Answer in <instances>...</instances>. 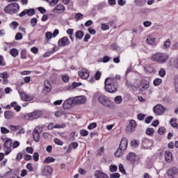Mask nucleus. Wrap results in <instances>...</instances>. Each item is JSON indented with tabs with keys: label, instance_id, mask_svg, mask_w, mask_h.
Segmentation results:
<instances>
[{
	"label": "nucleus",
	"instance_id": "nucleus-2",
	"mask_svg": "<svg viewBox=\"0 0 178 178\" xmlns=\"http://www.w3.org/2000/svg\"><path fill=\"white\" fill-rule=\"evenodd\" d=\"M169 60V56L165 53H156L151 57L152 62H157V63H166Z\"/></svg>",
	"mask_w": 178,
	"mask_h": 178
},
{
	"label": "nucleus",
	"instance_id": "nucleus-51",
	"mask_svg": "<svg viewBox=\"0 0 178 178\" xmlns=\"http://www.w3.org/2000/svg\"><path fill=\"white\" fill-rule=\"evenodd\" d=\"M83 17V14L80 13L75 14V19H76L77 20H81Z\"/></svg>",
	"mask_w": 178,
	"mask_h": 178
},
{
	"label": "nucleus",
	"instance_id": "nucleus-11",
	"mask_svg": "<svg viewBox=\"0 0 178 178\" xmlns=\"http://www.w3.org/2000/svg\"><path fill=\"white\" fill-rule=\"evenodd\" d=\"M44 86V89H43V92L44 94H48V92H51V90H52V86H51L49 81L45 80Z\"/></svg>",
	"mask_w": 178,
	"mask_h": 178
},
{
	"label": "nucleus",
	"instance_id": "nucleus-42",
	"mask_svg": "<svg viewBox=\"0 0 178 178\" xmlns=\"http://www.w3.org/2000/svg\"><path fill=\"white\" fill-rule=\"evenodd\" d=\"M166 132V129H165L164 127H161L159 128L157 133H159V134H165V133Z\"/></svg>",
	"mask_w": 178,
	"mask_h": 178
},
{
	"label": "nucleus",
	"instance_id": "nucleus-45",
	"mask_svg": "<svg viewBox=\"0 0 178 178\" xmlns=\"http://www.w3.org/2000/svg\"><path fill=\"white\" fill-rule=\"evenodd\" d=\"M95 127H97V123L95 122H92L88 126V130H92V129H95Z\"/></svg>",
	"mask_w": 178,
	"mask_h": 178
},
{
	"label": "nucleus",
	"instance_id": "nucleus-64",
	"mask_svg": "<svg viewBox=\"0 0 178 178\" xmlns=\"http://www.w3.org/2000/svg\"><path fill=\"white\" fill-rule=\"evenodd\" d=\"M175 91L178 92V78L175 79Z\"/></svg>",
	"mask_w": 178,
	"mask_h": 178
},
{
	"label": "nucleus",
	"instance_id": "nucleus-4",
	"mask_svg": "<svg viewBox=\"0 0 178 178\" xmlns=\"http://www.w3.org/2000/svg\"><path fill=\"white\" fill-rule=\"evenodd\" d=\"M98 101L102 105H104V106H106L107 108H110L111 105H112V101H111L108 97L103 95L99 96Z\"/></svg>",
	"mask_w": 178,
	"mask_h": 178
},
{
	"label": "nucleus",
	"instance_id": "nucleus-35",
	"mask_svg": "<svg viewBox=\"0 0 178 178\" xmlns=\"http://www.w3.org/2000/svg\"><path fill=\"white\" fill-rule=\"evenodd\" d=\"M161 84H162V79L159 78H156V79H154V86H161Z\"/></svg>",
	"mask_w": 178,
	"mask_h": 178
},
{
	"label": "nucleus",
	"instance_id": "nucleus-22",
	"mask_svg": "<svg viewBox=\"0 0 178 178\" xmlns=\"http://www.w3.org/2000/svg\"><path fill=\"white\" fill-rule=\"evenodd\" d=\"M156 41V38L152 37V36H149L146 42L149 44V45H154Z\"/></svg>",
	"mask_w": 178,
	"mask_h": 178
},
{
	"label": "nucleus",
	"instance_id": "nucleus-25",
	"mask_svg": "<svg viewBox=\"0 0 178 178\" xmlns=\"http://www.w3.org/2000/svg\"><path fill=\"white\" fill-rule=\"evenodd\" d=\"M10 54L11 56H13V58H16V56L19 55V51H17L16 48H13L10 50Z\"/></svg>",
	"mask_w": 178,
	"mask_h": 178
},
{
	"label": "nucleus",
	"instance_id": "nucleus-29",
	"mask_svg": "<svg viewBox=\"0 0 178 178\" xmlns=\"http://www.w3.org/2000/svg\"><path fill=\"white\" fill-rule=\"evenodd\" d=\"M76 38H78L79 40H81L84 37V32L82 31H78L75 34Z\"/></svg>",
	"mask_w": 178,
	"mask_h": 178
},
{
	"label": "nucleus",
	"instance_id": "nucleus-12",
	"mask_svg": "<svg viewBox=\"0 0 178 178\" xmlns=\"http://www.w3.org/2000/svg\"><path fill=\"white\" fill-rule=\"evenodd\" d=\"M65 10V6L60 3L56 6V8L53 10V12L54 13H63Z\"/></svg>",
	"mask_w": 178,
	"mask_h": 178
},
{
	"label": "nucleus",
	"instance_id": "nucleus-37",
	"mask_svg": "<svg viewBox=\"0 0 178 178\" xmlns=\"http://www.w3.org/2000/svg\"><path fill=\"white\" fill-rule=\"evenodd\" d=\"M176 121H177V120L175 118L171 119L170 121V124L172 127H177V122Z\"/></svg>",
	"mask_w": 178,
	"mask_h": 178
},
{
	"label": "nucleus",
	"instance_id": "nucleus-34",
	"mask_svg": "<svg viewBox=\"0 0 178 178\" xmlns=\"http://www.w3.org/2000/svg\"><path fill=\"white\" fill-rule=\"evenodd\" d=\"M159 74L160 77H165V76L166 75V71L164 68H161L159 71Z\"/></svg>",
	"mask_w": 178,
	"mask_h": 178
},
{
	"label": "nucleus",
	"instance_id": "nucleus-21",
	"mask_svg": "<svg viewBox=\"0 0 178 178\" xmlns=\"http://www.w3.org/2000/svg\"><path fill=\"white\" fill-rule=\"evenodd\" d=\"M165 158L166 161L168 163H170V162H172V153L169 151H165Z\"/></svg>",
	"mask_w": 178,
	"mask_h": 178
},
{
	"label": "nucleus",
	"instance_id": "nucleus-27",
	"mask_svg": "<svg viewBox=\"0 0 178 178\" xmlns=\"http://www.w3.org/2000/svg\"><path fill=\"white\" fill-rule=\"evenodd\" d=\"M148 0H135V3L137 6H144Z\"/></svg>",
	"mask_w": 178,
	"mask_h": 178
},
{
	"label": "nucleus",
	"instance_id": "nucleus-60",
	"mask_svg": "<svg viewBox=\"0 0 178 178\" xmlns=\"http://www.w3.org/2000/svg\"><path fill=\"white\" fill-rule=\"evenodd\" d=\"M95 79L96 80H99L101 79V72L97 71L95 74Z\"/></svg>",
	"mask_w": 178,
	"mask_h": 178
},
{
	"label": "nucleus",
	"instance_id": "nucleus-59",
	"mask_svg": "<svg viewBox=\"0 0 178 178\" xmlns=\"http://www.w3.org/2000/svg\"><path fill=\"white\" fill-rule=\"evenodd\" d=\"M120 177V175L118 172L113 173L110 175V178H119Z\"/></svg>",
	"mask_w": 178,
	"mask_h": 178
},
{
	"label": "nucleus",
	"instance_id": "nucleus-19",
	"mask_svg": "<svg viewBox=\"0 0 178 178\" xmlns=\"http://www.w3.org/2000/svg\"><path fill=\"white\" fill-rule=\"evenodd\" d=\"M52 173V167L49 165H46L42 171V174L44 176H48V175H51Z\"/></svg>",
	"mask_w": 178,
	"mask_h": 178
},
{
	"label": "nucleus",
	"instance_id": "nucleus-30",
	"mask_svg": "<svg viewBox=\"0 0 178 178\" xmlns=\"http://www.w3.org/2000/svg\"><path fill=\"white\" fill-rule=\"evenodd\" d=\"M33 139L35 140V141L38 143V141H40V132L33 131Z\"/></svg>",
	"mask_w": 178,
	"mask_h": 178
},
{
	"label": "nucleus",
	"instance_id": "nucleus-17",
	"mask_svg": "<svg viewBox=\"0 0 178 178\" xmlns=\"http://www.w3.org/2000/svg\"><path fill=\"white\" fill-rule=\"evenodd\" d=\"M142 145L145 149H148L152 145V141L149 139L145 138L142 142Z\"/></svg>",
	"mask_w": 178,
	"mask_h": 178
},
{
	"label": "nucleus",
	"instance_id": "nucleus-44",
	"mask_svg": "<svg viewBox=\"0 0 178 178\" xmlns=\"http://www.w3.org/2000/svg\"><path fill=\"white\" fill-rule=\"evenodd\" d=\"M119 170L122 173V175H126V170H124V167L123 166V164L119 165Z\"/></svg>",
	"mask_w": 178,
	"mask_h": 178
},
{
	"label": "nucleus",
	"instance_id": "nucleus-40",
	"mask_svg": "<svg viewBox=\"0 0 178 178\" xmlns=\"http://www.w3.org/2000/svg\"><path fill=\"white\" fill-rule=\"evenodd\" d=\"M80 134L81 136H82L83 137H87V136H88V131L86 130V129H81L80 131Z\"/></svg>",
	"mask_w": 178,
	"mask_h": 178
},
{
	"label": "nucleus",
	"instance_id": "nucleus-62",
	"mask_svg": "<svg viewBox=\"0 0 178 178\" xmlns=\"http://www.w3.org/2000/svg\"><path fill=\"white\" fill-rule=\"evenodd\" d=\"M152 119H154V117L152 116H149L147 118H145V123H151V120H152Z\"/></svg>",
	"mask_w": 178,
	"mask_h": 178
},
{
	"label": "nucleus",
	"instance_id": "nucleus-39",
	"mask_svg": "<svg viewBox=\"0 0 178 178\" xmlns=\"http://www.w3.org/2000/svg\"><path fill=\"white\" fill-rule=\"evenodd\" d=\"M109 60H111V58L108 56H104L100 62H103V63H108Z\"/></svg>",
	"mask_w": 178,
	"mask_h": 178
},
{
	"label": "nucleus",
	"instance_id": "nucleus-3",
	"mask_svg": "<svg viewBox=\"0 0 178 178\" xmlns=\"http://www.w3.org/2000/svg\"><path fill=\"white\" fill-rule=\"evenodd\" d=\"M19 9L20 6H19L17 3H12L5 7L4 11L6 13H9V15H13L15 13H17Z\"/></svg>",
	"mask_w": 178,
	"mask_h": 178
},
{
	"label": "nucleus",
	"instance_id": "nucleus-52",
	"mask_svg": "<svg viewBox=\"0 0 178 178\" xmlns=\"http://www.w3.org/2000/svg\"><path fill=\"white\" fill-rule=\"evenodd\" d=\"M101 29L105 31V30H109V26L106 24H102Z\"/></svg>",
	"mask_w": 178,
	"mask_h": 178
},
{
	"label": "nucleus",
	"instance_id": "nucleus-9",
	"mask_svg": "<svg viewBox=\"0 0 178 178\" xmlns=\"http://www.w3.org/2000/svg\"><path fill=\"white\" fill-rule=\"evenodd\" d=\"M26 15H28V16H33V15H35V10H34V8L25 9L19 14V17H23V16H26Z\"/></svg>",
	"mask_w": 178,
	"mask_h": 178
},
{
	"label": "nucleus",
	"instance_id": "nucleus-46",
	"mask_svg": "<svg viewBox=\"0 0 178 178\" xmlns=\"http://www.w3.org/2000/svg\"><path fill=\"white\" fill-rule=\"evenodd\" d=\"M131 144L132 147L137 148V147H138L139 143H138V140H134L131 142Z\"/></svg>",
	"mask_w": 178,
	"mask_h": 178
},
{
	"label": "nucleus",
	"instance_id": "nucleus-28",
	"mask_svg": "<svg viewBox=\"0 0 178 178\" xmlns=\"http://www.w3.org/2000/svg\"><path fill=\"white\" fill-rule=\"evenodd\" d=\"M136 126H137V124H136V121H134V120L129 121V127L131 132L134 131Z\"/></svg>",
	"mask_w": 178,
	"mask_h": 178
},
{
	"label": "nucleus",
	"instance_id": "nucleus-5",
	"mask_svg": "<svg viewBox=\"0 0 178 178\" xmlns=\"http://www.w3.org/2000/svg\"><path fill=\"white\" fill-rule=\"evenodd\" d=\"M153 111L157 116H161L166 112V108L162 104H157L153 108Z\"/></svg>",
	"mask_w": 178,
	"mask_h": 178
},
{
	"label": "nucleus",
	"instance_id": "nucleus-6",
	"mask_svg": "<svg viewBox=\"0 0 178 178\" xmlns=\"http://www.w3.org/2000/svg\"><path fill=\"white\" fill-rule=\"evenodd\" d=\"M41 117V113L40 112H33L30 113L28 114H26L24 115V120H34V119H38Z\"/></svg>",
	"mask_w": 178,
	"mask_h": 178
},
{
	"label": "nucleus",
	"instance_id": "nucleus-61",
	"mask_svg": "<svg viewBox=\"0 0 178 178\" xmlns=\"http://www.w3.org/2000/svg\"><path fill=\"white\" fill-rule=\"evenodd\" d=\"M145 115L143 113H140L138 115L137 118L138 120H144V118H145Z\"/></svg>",
	"mask_w": 178,
	"mask_h": 178
},
{
	"label": "nucleus",
	"instance_id": "nucleus-49",
	"mask_svg": "<svg viewBox=\"0 0 178 178\" xmlns=\"http://www.w3.org/2000/svg\"><path fill=\"white\" fill-rule=\"evenodd\" d=\"M65 127H66V124L65 123L54 125V129H63Z\"/></svg>",
	"mask_w": 178,
	"mask_h": 178
},
{
	"label": "nucleus",
	"instance_id": "nucleus-31",
	"mask_svg": "<svg viewBox=\"0 0 178 178\" xmlns=\"http://www.w3.org/2000/svg\"><path fill=\"white\" fill-rule=\"evenodd\" d=\"M170 47V40L168 39L166 41L164 42L163 48V49H168Z\"/></svg>",
	"mask_w": 178,
	"mask_h": 178
},
{
	"label": "nucleus",
	"instance_id": "nucleus-32",
	"mask_svg": "<svg viewBox=\"0 0 178 178\" xmlns=\"http://www.w3.org/2000/svg\"><path fill=\"white\" fill-rule=\"evenodd\" d=\"M114 102L115 104H122L123 102V98H122V96H117L114 98Z\"/></svg>",
	"mask_w": 178,
	"mask_h": 178
},
{
	"label": "nucleus",
	"instance_id": "nucleus-57",
	"mask_svg": "<svg viewBox=\"0 0 178 178\" xmlns=\"http://www.w3.org/2000/svg\"><path fill=\"white\" fill-rule=\"evenodd\" d=\"M22 38H23L22 33H17L15 35V40L17 41L19 40H22Z\"/></svg>",
	"mask_w": 178,
	"mask_h": 178
},
{
	"label": "nucleus",
	"instance_id": "nucleus-48",
	"mask_svg": "<svg viewBox=\"0 0 178 178\" xmlns=\"http://www.w3.org/2000/svg\"><path fill=\"white\" fill-rule=\"evenodd\" d=\"M146 134L148 136H152V134H154V129L152 128H148L146 130Z\"/></svg>",
	"mask_w": 178,
	"mask_h": 178
},
{
	"label": "nucleus",
	"instance_id": "nucleus-23",
	"mask_svg": "<svg viewBox=\"0 0 178 178\" xmlns=\"http://www.w3.org/2000/svg\"><path fill=\"white\" fill-rule=\"evenodd\" d=\"M127 159L131 162L136 161V154L131 152L127 156Z\"/></svg>",
	"mask_w": 178,
	"mask_h": 178
},
{
	"label": "nucleus",
	"instance_id": "nucleus-41",
	"mask_svg": "<svg viewBox=\"0 0 178 178\" xmlns=\"http://www.w3.org/2000/svg\"><path fill=\"white\" fill-rule=\"evenodd\" d=\"M22 59H27V51L26 50H22L21 51Z\"/></svg>",
	"mask_w": 178,
	"mask_h": 178
},
{
	"label": "nucleus",
	"instance_id": "nucleus-8",
	"mask_svg": "<svg viewBox=\"0 0 178 178\" xmlns=\"http://www.w3.org/2000/svg\"><path fill=\"white\" fill-rule=\"evenodd\" d=\"M75 105H84L87 102V99L84 96H77L73 99Z\"/></svg>",
	"mask_w": 178,
	"mask_h": 178
},
{
	"label": "nucleus",
	"instance_id": "nucleus-15",
	"mask_svg": "<svg viewBox=\"0 0 178 178\" xmlns=\"http://www.w3.org/2000/svg\"><path fill=\"white\" fill-rule=\"evenodd\" d=\"M73 104H74L73 99H68L64 102L63 107L64 109H70V108H72V105H73Z\"/></svg>",
	"mask_w": 178,
	"mask_h": 178
},
{
	"label": "nucleus",
	"instance_id": "nucleus-50",
	"mask_svg": "<svg viewBox=\"0 0 178 178\" xmlns=\"http://www.w3.org/2000/svg\"><path fill=\"white\" fill-rule=\"evenodd\" d=\"M109 169L111 172H116V170H118V166L115 165H110Z\"/></svg>",
	"mask_w": 178,
	"mask_h": 178
},
{
	"label": "nucleus",
	"instance_id": "nucleus-13",
	"mask_svg": "<svg viewBox=\"0 0 178 178\" xmlns=\"http://www.w3.org/2000/svg\"><path fill=\"white\" fill-rule=\"evenodd\" d=\"M19 95L22 99V101H33L34 97L31 95H28L27 94L24 93V92H20Z\"/></svg>",
	"mask_w": 178,
	"mask_h": 178
},
{
	"label": "nucleus",
	"instance_id": "nucleus-53",
	"mask_svg": "<svg viewBox=\"0 0 178 178\" xmlns=\"http://www.w3.org/2000/svg\"><path fill=\"white\" fill-rule=\"evenodd\" d=\"M54 143L56 145H63V142L58 138L54 139Z\"/></svg>",
	"mask_w": 178,
	"mask_h": 178
},
{
	"label": "nucleus",
	"instance_id": "nucleus-26",
	"mask_svg": "<svg viewBox=\"0 0 178 178\" xmlns=\"http://www.w3.org/2000/svg\"><path fill=\"white\" fill-rule=\"evenodd\" d=\"M125 150H122L120 147L117 149V151L115 152V156H117V158H120L123 154H124Z\"/></svg>",
	"mask_w": 178,
	"mask_h": 178
},
{
	"label": "nucleus",
	"instance_id": "nucleus-36",
	"mask_svg": "<svg viewBox=\"0 0 178 178\" xmlns=\"http://www.w3.org/2000/svg\"><path fill=\"white\" fill-rule=\"evenodd\" d=\"M52 37H54V35L51 32H47L45 33V38L47 41H49V40H51V38H52Z\"/></svg>",
	"mask_w": 178,
	"mask_h": 178
},
{
	"label": "nucleus",
	"instance_id": "nucleus-14",
	"mask_svg": "<svg viewBox=\"0 0 178 178\" xmlns=\"http://www.w3.org/2000/svg\"><path fill=\"white\" fill-rule=\"evenodd\" d=\"M129 143V140L126 138H123L120 142L119 148H120L122 151H126V148H127V144Z\"/></svg>",
	"mask_w": 178,
	"mask_h": 178
},
{
	"label": "nucleus",
	"instance_id": "nucleus-33",
	"mask_svg": "<svg viewBox=\"0 0 178 178\" xmlns=\"http://www.w3.org/2000/svg\"><path fill=\"white\" fill-rule=\"evenodd\" d=\"M44 163H51L52 162H55V159L49 156L44 159Z\"/></svg>",
	"mask_w": 178,
	"mask_h": 178
},
{
	"label": "nucleus",
	"instance_id": "nucleus-24",
	"mask_svg": "<svg viewBox=\"0 0 178 178\" xmlns=\"http://www.w3.org/2000/svg\"><path fill=\"white\" fill-rule=\"evenodd\" d=\"M4 116L6 119H12V118H14L15 116V113L12 111H6L4 113Z\"/></svg>",
	"mask_w": 178,
	"mask_h": 178
},
{
	"label": "nucleus",
	"instance_id": "nucleus-63",
	"mask_svg": "<svg viewBox=\"0 0 178 178\" xmlns=\"http://www.w3.org/2000/svg\"><path fill=\"white\" fill-rule=\"evenodd\" d=\"M151 24H152V22H151L149 21H145L143 22V26L145 27H149L151 26Z\"/></svg>",
	"mask_w": 178,
	"mask_h": 178
},
{
	"label": "nucleus",
	"instance_id": "nucleus-7",
	"mask_svg": "<svg viewBox=\"0 0 178 178\" xmlns=\"http://www.w3.org/2000/svg\"><path fill=\"white\" fill-rule=\"evenodd\" d=\"M12 139H7L4 143L5 155H9L12 152Z\"/></svg>",
	"mask_w": 178,
	"mask_h": 178
},
{
	"label": "nucleus",
	"instance_id": "nucleus-10",
	"mask_svg": "<svg viewBox=\"0 0 178 178\" xmlns=\"http://www.w3.org/2000/svg\"><path fill=\"white\" fill-rule=\"evenodd\" d=\"M58 47H66L70 44V40L67 37L65 36L58 40Z\"/></svg>",
	"mask_w": 178,
	"mask_h": 178
},
{
	"label": "nucleus",
	"instance_id": "nucleus-55",
	"mask_svg": "<svg viewBox=\"0 0 178 178\" xmlns=\"http://www.w3.org/2000/svg\"><path fill=\"white\" fill-rule=\"evenodd\" d=\"M37 22H38L37 20V18H32L31 19V25H32V26L34 27V26L37 24Z\"/></svg>",
	"mask_w": 178,
	"mask_h": 178
},
{
	"label": "nucleus",
	"instance_id": "nucleus-58",
	"mask_svg": "<svg viewBox=\"0 0 178 178\" xmlns=\"http://www.w3.org/2000/svg\"><path fill=\"white\" fill-rule=\"evenodd\" d=\"M144 84H145V85H143V86H142V88H143V90H147V89H148V88H149V82H148V81H145Z\"/></svg>",
	"mask_w": 178,
	"mask_h": 178
},
{
	"label": "nucleus",
	"instance_id": "nucleus-20",
	"mask_svg": "<svg viewBox=\"0 0 178 178\" xmlns=\"http://www.w3.org/2000/svg\"><path fill=\"white\" fill-rule=\"evenodd\" d=\"M95 176L97 178H108V175L102 172L101 170H96L95 172Z\"/></svg>",
	"mask_w": 178,
	"mask_h": 178
},
{
	"label": "nucleus",
	"instance_id": "nucleus-47",
	"mask_svg": "<svg viewBox=\"0 0 178 178\" xmlns=\"http://www.w3.org/2000/svg\"><path fill=\"white\" fill-rule=\"evenodd\" d=\"M19 145H20V142L15 140L13 145H11V147L15 149V148H17V147H19Z\"/></svg>",
	"mask_w": 178,
	"mask_h": 178
},
{
	"label": "nucleus",
	"instance_id": "nucleus-1",
	"mask_svg": "<svg viewBox=\"0 0 178 178\" xmlns=\"http://www.w3.org/2000/svg\"><path fill=\"white\" fill-rule=\"evenodd\" d=\"M105 88L107 92H116L118 91V83L112 78H107L105 80Z\"/></svg>",
	"mask_w": 178,
	"mask_h": 178
},
{
	"label": "nucleus",
	"instance_id": "nucleus-54",
	"mask_svg": "<svg viewBox=\"0 0 178 178\" xmlns=\"http://www.w3.org/2000/svg\"><path fill=\"white\" fill-rule=\"evenodd\" d=\"M33 159L35 162H38V159H40V154L38 153L35 152L33 154Z\"/></svg>",
	"mask_w": 178,
	"mask_h": 178
},
{
	"label": "nucleus",
	"instance_id": "nucleus-18",
	"mask_svg": "<svg viewBox=\"0 0 178 178\" xmlns=\"http://www.w3.org/2000/svg\"><path fill=\"white\" fill-rule=\"evenodd\" d=\"M178 173V169L176 167H173L168 170L167 174L170 176L171 177H175L176 175Z\"/></svg>",
	"mask_w": 178,
	"mask_h": 178
},
{
	"label": "nucleus",
	"instance_id": "nucleus-38",
	"mask_svg": "<svg viewBox=\"0 0 178 178\" xmlns=\"http://www.w3.org/2000/svg\"><path fill=\"white\" fill-rule=\"evenodd\" d=\"M10 26L11 29H13V30H16V28L17 27V26H19V22L14 21L10 24Z\"/></svg>",
	"mask_w": 178,
	"mask_h": 178
},
{
	"label": "nucleus",
	"instance_id": "nucleus-16",
	"mask_svg": "<svg viewBox=\"0 0 178 178\" xmlns=\"http://www.w3.org/2000/svg\"><path fill=\"white\" fill-rule=\"evenodd\" d=\"M79 76L81 77L83 80H87L90 77V72L87 70H83L79 72Z\"/></svg>",
	"mask_w": 178,
	"mask_h": 178
},
{
	"label": "nucleus",
	"instance_id": "nucleus-56",
	"mask_svg": "<svg viewBox=\"0 0 178 178\" xmlns=\"http://www.w3.org/2000/svg\"><path fill=\"white\" fill-rule=\"evenodd\" d=\"M1 131L3 134H8V133H9V129L2 127H1Z\"/></svg>",
	"mask_w": 178,
	"mask_h": 178
},
{
	"label": "nucleus",
	"instance_id": "nucleus-43",
	"mask_svg": "<svg viewBox=\"0 0 178 178\" xmlns=\"http://www.w3.org/2000/svg\"><path fill=\"white\" fill-rule=\"evenodd\" d=\"M0 77H1V79H9V74L6 72L0 73Z\"/></svg>",
	"mask_w": 178,
	"mask_h": 178
}]
</instances>
